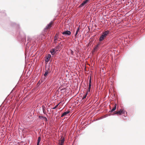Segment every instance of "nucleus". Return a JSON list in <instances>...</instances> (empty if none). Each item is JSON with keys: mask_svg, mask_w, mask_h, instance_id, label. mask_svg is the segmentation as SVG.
<instances>
[{"mask_svg": "<svg viewBox=\"0 0 145 145\" xmlns=\"http://www.w3.org/2000/svg\"><path fill=\"white\" fill-rule=\"evenodd\" d=\"M43 111L44 112V111H45V109L44 108H43Z\"/></svg>", "mask_w": 145, "mask_h": 145, "instance_id": "5701e85b", "label": "nucleus"}, {"mask_svg": "<svg viewBox=\"0 0 145 145\" xmlns=\"http://www.w3.org/2000/svg\"><path fill=\"white\" fill-rule=\"evenodd\" d=\"M62 34L64 35H69L71 34V32L70 31H67L63 32Z\"/></svg>", "mask_w": 145, "mask_h": 145, "instance_id": "39448f33", "label": "nucleus"}, {"mask_svg": "<svg viewBox=\"0 0 145 145\" xmlns=\"http://www.w3.org/2000/svg\"><path fill=\"white\" fill-rule=\"evenodd\" d=\"M50 52L52 55L54 54L56 52H55V50L54 48L52 49L51 50Z\"/></svg>", "mask_w": 145, "mask_h": 145, "instance_id": "f8f14e48", "label": "nucleus"}, {"mask_svg": "<svg viewBox=\"0 0 145 145\" xmlns=\"http://www.w3.org/2000/svg\"><path fill=\"white\" fill-rule=\"evenodd\" d=\"M43 117V116H39V118L40 119H42V117Z\"/></svg>", "mask_w": 145, "mask_h": 145, "instance_id": "4be33fe9", "label": "nucleus"}, {"mask_svg": "<svg viewBox=\"0 0 145 145\" xmlns=\"http://www.w3.org/2000/svg\"><path fill=\"white\" fill-rule=\"evenodd\" d=\"M59 39V37L57 34H56L54 37V40L55 42H56V40H58Z\"/></svg>", "mask_w": 145, "mask_h": 145, "instance_id": "20e7f679", "label": "nucleus"}, {"mask_svg": "<svg viewBox=\"0 0 145 145\" xmlns=\"http://www.w3.org/2000/svg\"><path fill=\"white\" fill-rule=\"evenodd\" d=\"M42 119L44 120L45 121H47L46 118L45 117H42Z\"/></svg>", "mask_w": 145, "mask_h": 145, "instance_id": "aec40b11", "label": "nucleus"}, {"mask_svg": "<svg viewBox=\"0 0 145 145\" xmlns=\"http://www.w3.org/2000/svg\"><path fill=\"white\" fill-rule=\"evenodd\" d=\"M60 48V46H59V45L57 47H56L55 48H54V49H55V52H56L57 51H58V50Z\"/></svg>", "mask_w": 145, "mask_h": 145, "instance_id": "4468645a", "label": "nucleus"}, {"mask_svg": "<svg viewBox=\"0 0 145 145\" xmlns=\"http://www.w3.org/2000/svg\"><path fill=\"white\" fill-rule=\"evenodd\" d=\"M41 140V138L40 137H39L38 138V142L37 143V145H39L40 142Z\"/></svg>", "mask_w": 145, "mask_h": 145, "instance_id": "a211bd4d", "label": "nucleus"}, {"mask_svg": "<svg viewBox=\"0 0 145 145\" xmlns=\"http://www.w3.org/2000/svg\"><path fill=\"white\" fill-rule=\"evenodd\" d=\"M125 112H126V113L127 112H126L125 110L123 109H120V110L118 111L117 112H115L114 114H116L117 115H121L122 114L125 113Z\"/></svg>", "mask_w": 145, "mask_h": 145, "instance_id": "f257e3e1", "label": "nucleus"}, {"mask_svg": "<svg viewBox=\"0 0 145 145\" xmlns=\"http://www.w3.org/2000/svg\"><path fill=\"white\" fill-rule=\"evenodd\" d=\"M99 46L100 44H97L95 46V47L94 48V51H96L97 50H98L99 48Z\"/></svg>", "mask_w": 145, "mask_h": 145, "instance_id": "423d86ee", "label": "nucleus"}, {"mask_svg": "<svg viewBox=\"0 0 145 145\" xmlns=\"http://www.w3.org/2000/svg\"><path fill=\"white\" fill-rule=\"evenodd\" d=\"M73 52V51H71V53H72H72Z\"/></svg>", "mask_w": 145, "mask_h": 145, "instance_id": "b1692460", "label": "nucleus"}, {"mask_svg": "<svg viewBox=\"0 0 145 145\" xmlns=\"http://www.w3.org/2000/svg\"><path fill=\"white\" fill-rule=\"evenodd\" d=\"M91 79H90V80H89V88H88V90H87V92H88V91L89 92L90 91V88H91Z\"/></svg>", "mask_w": 145, "mask_h": 145, "instance_id": "9d476101", "label": "nucleus"}, {"mask_svg": "<svg viewBox=\"0 0 145 145\" xmlns=\"http://www.w3.org/2000/svg\"><path fill=\"white\" fill-rule=\"evenodd\" d=\"M88 92H87L86 94L83 96V97L82 98V99H84L86 97V96L88 94Z\"/></svg>", "mask_w": 145, "mask_h": 145, "instance_id": "6ab92c4d", "label": "nucleus"}, {"mask_svg": "<svg viewBox=\"0 0 145 145\" xmlns=\"http://www.w3.org/2000/svg\"><path fill=\"white\" fill-rule=\"evenodd\" d=\"M48 73H49V72H48V71H46L45 72V73H44V76H45V77L44 78V79H45V77H46V76H47V74H48Z\"/></svg>", "mask_w": 145, "mask_h": 145, "instance_id": "f3484780", "label": "nucleus"}, {"mask_svg": "<svg viewBox=\"0 0 145 145\" xmlns=\"http://www.w3.org/2000/svg\"><path fill=\"white\" fill-rule=\"evenodd\" d=\"M59 105V103L58 104L56 105L53 108H52V109H56L58 107V106Z\"/></svg>", "mask_w": 145, "mask_h": 145, "instance_id": "412c9836", "label": "nucleus"}, {"mask_svg": "<svg viewBox=\"0 0 145 145\" xmlns=\"http://www.w3.org/2000/svg\"><path fill=\"white\" fill-rule=\"evenodd\" d=\"M64 141V138L63 137H61L60 140H59L58 145H63Z\"/></svg>", "mask_w": 145, "mask_h": 145, "instance_id": "f03ea898", "label": "nucleus"}, {"mask_svg": "<svg viewBox=\"0 0 145 145\" xmlns=\"http://www.w3.org/2000/svg\"><path fill=\"white\" fill-rule=\"evenodd\" d=\"M70 112V111H67V112H64L61 115V117H63V116H66Z\"/></svg>", "mask_w": 145, "mask_h": 145, "instance_id": "9b49d317", "label": "nucleus"}, {"mask_svg": "<svg viewBox=\"0 0 145 145\" xmlns=\"http://www.w3.org/2000/svg\"><path fill=\"white\" fill-rule=\"evenodd\" d=\"M53 24V22H51L45 28V29H50L51 27L52 26V25Z\"/></svg>", "mask_w": 145, "mask_h": 145, "instance_id": "7ed1b4c3", "label": "nucleus"}, {"mask_svg": "<svg viewBox=\"0 0 145 145\" xmlns=\"http://www.w3.org/2000/svg\"><path fill=\"white\" fill-rule=\"evenodd\" d=\"M116 104H115L114 107L111 110V112H112L115 110L116 109Z\"/></svg>", "mask_w": 145, "mask_h": 145, "instance_id": "2eb2a0df", "label": "nucleus"}, {"mask_svg": "<svg viewBox=\"0 0 145 145\" xmlns=\"http://www.w3.org/2000/svg\"><path fill=\"white\" fill-rule=\"evenodd\" d=\"M88 1L89 0H86L85 1H84L80 5V6L82 7L84 6V5L87 3Z\"/></svg>", "mask_w": 145, "mask_h": 145, "instance_id": "0eeeda50", "label": "nucleus"}, {"mask_svg": "<svg viewBox=\"0 0 145 145\" xmlns=\"http://www.w3.org/2000/svg\"><path fill=\"white\" fill-rule=\"evenodd\" d=\"M79 29H80V28H79V27L77 29L76 31V33L75 35V37H76V36L78 33V32L79 31Z\"/></svg>", "mask_w": 145, "mask_h": 145, "instance_id": "dca6fc26", "label": "nucleus"}, {"mask_svg": "<svg viewBox=\"0 0 145 145\" xmlns=\"http://www.w3.org/2000/svg\"><path fill=\"white\" fill-rule=\"evenodd\" d=\"M108 33L109 31H106L104 32L102 35L105 37L108 34Z\"/></svg>", "mask_w": 145, "mask_h": 145, "instance_id": "6e6552de", "label": "nucleus"}, {"mask_svg": "<svg viewBox=\"0 0 145 145\" xmlns=\"http://www.w3.org/2000/svg\"><path fill=\"white\" fill-rule=\"evenodd\" d=\"M105 38V37L104 36H103V35H101L99 39L100 41H102Z\"/></svg>", "mask_w": 145, "mask_h": 145, "instance_id": "ddd939ff", "label": "nucleus"}, {"mask_svg": "<svg viewBox=\"0 0 145 145\" xmlns=\"http://www.w3.org/2000/svg\"><path fill=\"white\" fill-rule=\"evenodd\" d=\"M51 57V55L50 54H48L47 57L45 59L46 62H48L49 61Z\"/></svg>", "mask_w": 145, "mask_h": 145, "instance_id": "1a4fd4ad", "label": "nucleus"}]
</instances>
